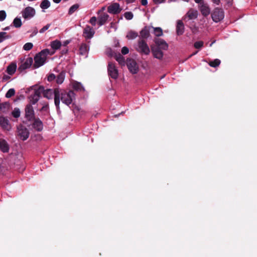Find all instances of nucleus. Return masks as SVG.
Returning <instances> with one entry per match:
<instances>
[{"label": "nucleus", "instance_id": "nucleus-1", "mask_svg": "<svg viewBox=\"0 0 257 257\" xmlns=\"http://www.w3.org/2000/svg\"><path fill=\"white\" fill-rule=\"evenodd\" d=\"M54 103L57 110L60 109V100L67 105H69L75 99V94L72 90H65L55 88L54 90Z\"/></svg>", "mask_w": 257, "mask_h": 257}, {"label": "nucleus", "instance_id": "nucleus-2", "mask_svg": "<svg viewBox=\"0 0 257 257\" xmlns=\"http://www.w3.org/2000/svg\"><path fill=\"white\" fill-rule=\"evenodd\" d=\"M34 90L33 93L29 97L31 104H36L40 99V97L44 91V87L42 86L34 85L31 87Z\"/></svg>", "mask_w": 257, "mask_h": 257}, {"label": "nucleus", "instance_id": "nucleus-3", "mask_svg": "<svg viewBox=\"0 0 257 257\" xmlns=\"http://www.w3.org/2000/svg\"><path fill=\"white\" fill-rule=\"evenodd\" d=\"M49 54V50L47 49L41 51L37 54L34 58L35 63L34 67L38 68L42 66L45 62L47 56Z\"/></svg>", "mask_w": 257, "mask_h": 257}, {"label": "nucleus", "instance_id": "nucleus-4", "mask_svg": "<svg viewBox=\"0 0 257 257\" xmlns=\"http://www.w3.org/2000/svg\"><path fill=\"white\" fill-rule=\"evenodd\" d=\"M18 137L22 141H26L29 137V132L27 127L20 124L17 126Z\"/></svg>", "mask_w": 257, "mask_h": 257}, {"label": "nucleus", "instance_id": "nucleus-5", "mask_svg": "<svg viewBox=\"0 0 257 257\" xmlns=\"http://www.w3.org/2000/svg\"><path fill=\"white\" fill-rule=\"evenodd\" d=\"M137 51L142 54L148 55L150 54V48L145 40L140 39L138 41V49Z\"/></svg>", "mask_w": 257, "mask_h": 257}, {"label": "nucleus", "instance_id": "nucleus-6", "mask_svg": "<svg viewBox=\"0 0 257 257\" xmlns=\"http://www.w3.org/2000/svg\"><path fill=\"white\" fill-rule=\"evenodd\" d=\"M224 12L222 9L216 8L214 9L211 14L212 20L216 22H219L224 18Z\"/></svg>", "mask_w": 257, "mask_h": 257}, {"label": "nucleus", "instance_id": "nucleus-7", "mask_svg": "<svg viewBox=\"0 0 257 257\" xmlns=\"http://www.w3.org/2000/svg\"><path fill=\"white\" fill-rule=\"evenodd\" d=\"M127 67L132 74H137L139 71V66L136 61L132 59H127L126 61Z\"/></svg>", "mask_w": 257, "mask_h": 257}, {"label": "nucleus", "instance_id": "nucleus-8", "mask_svg": "<svg viewBox=\"0 0 257 257\" xmlns=\"http://www.w3.org/2000/svg\"><path fill=\"white\" fill-rule=\"evenodd\" d=\"M25 117L29 121H32L35 118L33 107L31 104H28L25 108Z\"/></svg>", "mask_w": 257, "mask_h": 257}, {"label": "nucleus", "instance_id": "nucleus-9", "mask_svg": "<svg viewBox=\"0 0 257 257\" xmlns=\"http://www.w3.org/2000/svg\"><path fill=\"white\" fill-rule=\"evenodd\" d=\"M35 9L31 7H27L22 12L23 17L25 19H29L33 17L35 15Z\"/></svg>", "mask_w": 257, "mask_h": 257}, {"label": "nucleus", "instance_id": "nucleus-10", "mask_svg": "<svg viewBox=\"0 0 257 257\" xmlns=\"http://www.w3.org/2000/svg\"><path fill=\"white\" fill-rule=\"evenodd\" d=\"M108 75L113 79H116L118 77V71L114 64L112 62H109L107 67Z\"/></svg>", "mask_w": 257, "mask_h": 257}, {"label": "nucleus", "instance_id": "nucleus-11", "mask_svg": "<svg viewBox=\"0 0 257 257\" xmlns=\"http://www.w3.org/2000/svg\"><path fill=\"white\" fill-rule=\"evenodd\" d=\"M33 62V60L31 57L28 58L25 62L21 63L19 66L18 70L21 72L25 69L29 68L32 65Z\"/></svg>", "mask_w": 257, "mask_h": 257}, {"label": "nucleus", "instance_id": "nucleus-12", "mask_svg": "<svg viewBox=\"0 0 257 257\" xmlns=\"http://www.w3.org/2000/svg\"><path fill=\"white\" fill-rule=\"evenodd\" d=\"M154 42L157 45V48H160V49L163 50H167L168 49V44L163 39L155 38Z\"/></svg>", "mask_w": 257, "mask_h": 257}, {"label": "nucleus", "instance_id": "nucleus-13", "mask_svg": "<svg viewBox=\"0 0 257 257\" xmlns=\"http://www.w3.org/2000/svg\"><path fill=\"white\" fill-rule=\"evenodd\" d=\"M32 120L33 121L32 124L33 128L38 132L42 131L43 128V124L40 118L35 117Z\"/></svg>", "mask_w": 257, "mask_h": 257}, {"label": "nucleus", "instance_id": "nucleus-14", "mask_svg": "<svg viewBox=\"0 0 257 257\" xmlns=\"http://www.w3.org/2000/svg\"><path fill=\"white\" fill-rule=\"evenodd\" d=\"M94 33L93 29L87 25L83 30V35L86 39H90L93 37Z\"/></svg>", "mask_w": 257, "mask_h": 257}, {"label": "nucleus", "instance_id": "nucleus-15", "mask_svg": "<svg viewBox=\"0 0 257 257\" xmlns=\"http://www.w3.org/2000/svg\"><path fill=\"white\" fill-rule=\"evenodd\" d=\"M121 11L119 5L118 3H114L109 6L107 8V11L109 13L113 14H117Z\"/></svg>", "mask_w": 257, "mask_h": 257}, {"label": "nucleus", "instance_id": "nucleus-16", "mask_svg": "<svg viewBox=\"0 0 257 257\" xmlns=\"http://www.w3.org/2000/svg\"><path fill=\"white\" fill-rule=\"evenodd\" d=\"M0 125L1 127L7 131L11 129V125L8 119L4 116H0Z\"/></svg>", "mask_w": 257, "mask_h": 257}, {"label": "nucleus", "instance_id": "nucleus-17", "mask_svg": "<svg viewBox=\"0 0 257 257\" xmlns=\"http://www.w3.org/2000/svg\"><path fill=\"white\" fill-rule=\"evenodd\" d=\"M200 11L204 17L208 16L210 13V9L208 5L203 3L200 4Z\"/></svg>", "mask_w": 257, "mask_h": 257}, {"label": "nucleus", "instance_id": "nucleus-18", "mask_svg": "<svg viewBox=\"0 0 257 257\" xmlns=\"http://www.w3.org/2000/svg\"><path fill=\"white\" fill-rule=\"evenodd\" d=\"M152 52L154 57L158 59H162L164 54L162 51L160 49V48L157 47H152Z\"/></svg>", "mask_w": 257, "mask_h": 257}, {"label": "nucleus", "instance_id": "nucleus-19", "mask_svg": "<svg viewBox=\"0 0 257 257\" xmlns=\"http://www.w3.org/2000/svg\"><path fill=\"white\" fill-rule=\"evenodd\" d=\"M151 27L145 26L140 32V37L142 39L148 38L150 36V30Z\"/></svg>", "mask_w": 257, "mask_h": 257}, {"label": "nucleus", "instance_id": "nucleus-20", "mask_svg": "<svg viewBox=\"0 0 257 257\" xmlns=\"http://www.w3.org/2000/svg\"><path fill=\"white\" fill-rule=\"evenodd\" d=\"M184 32V25L181 20H178L177 22L176 33L177 35H182Z\"/></svg>", "mask_w": 257, "mask_h": 257}, {"label": "nucleus", "instance_id": "nucleus-21", "mask_svg": "<svg viewBox=\"0 0 257 257\" xmlns=\"http://www.w3.org/2000/svg\"><path fill=\"white\" fill-rule=\"evenodd\" d=\"M0 150L4 153L8 152L9 150V147L7 142L2 139H0Z\"/></svg>", "mask_w": 257, "mask_h": 257}, {"label": "nucleus", "instance_id": "nucleus-22", "mask_svg": "<svg viewBox=\"0 0 257 257\" xmlns=\"http://www.w3.org/2000/svg\"><path fill=\"white\" fill-rule=\"evenodd\" d=\"M186 15L189 20L195 19L197 18L198 12L196 10L191 9L188 11Z\"/></svg>", "mask_w": 257, "mask_h": 257}, {"label": "nucleus", "instance_id": "nucleus-23", "mask_svg": "<svg viewBox=\"0 0 257 257\" xmlns=\"http://www.w3.org/2000/svg\"><path fill=\"white\" fill-rule=\"evenodd\" d=\"M17 69V65L15 63H11L7 68V72L9 75H13L16 72Z\"/></svg>", "mask_w": 257, "mask_h": 257}, {"label": "nucleus", "instance_id": "nucleus-24", "mask_svg": "<svg viewBox=\"0 0 257 257\" xmlns=\"http://www.w3.org/2000/svg\"><path fill=\"white\" fill-rule=\"evenodd\" d=\"M109 17V16L108 14L106 13H103L99 17H98V24L99 26H102L104 25L106 22L107 21L108 18Z\"/></svg>", "mask_w": 257, "mask_h": 257}, {"label": "nucleus", "instance_id": "nucleus-25", "mask_svg": "<svg viewBox=\"0 0 257 257\" xmlns=\"http://www.w3.org/2000/svg\"><path fill=\"white\" fill-rule=\"evenodd\" d=\"M88 50V46L85 43H83L79 47V54L81 55H85L87 54Z\"/></svg>", "mask_w": 257, "mask_h": 257}, {"label": "nucleus", "instance_id": "nucleus-26", "mask_svg": "<svg viewBox=\"0 0 257 257\" xmlns=\"http://www.w3.org/2000/svg\"><path fill=\"white\" fill-rule=\"evenodd\" d=\"M42 93L43 94V96L44 97H46L49 99H52L53 98V94L54 95V91L51 89H47L45 90L44 88V91Z\"/></svg>", "mask_w": 257, "mask_h": 257}, {"label": "nucleus", "instance_id": "nucleus-27", "mask_svg": "<svg viewBox=\"0 0 257 257\" xmlns=\"http://www.w3.org/2000/svg\"><path fill=\"white\" fill-rule=\"evenodd\" d=\"M151 28L154 29V34L156 37H160L163 35V30L160 27H151Z\"/></svg>", "mask_w": 257, "mask_h": 257}, {"label": "nucleus", "instance_id": "nucleus-28", "mask_svg": "<svg viewBox=\"0 0 257 257\" xmlns=\"http://www.w3.org/2000/svg\"><path fill=\"white\" fill-rule=\"evenodd\" d=\"M10 106V104L8 102L1 103L0 105V110L3 112H5L8 110Z\"/></svg>", "mask_w": 257, "mask_h": 257}, {"label": "nucleus", "instance_id": "nucleus-29", "mask_svg": "<svg viewBox=\"0 0 257 257\" xmlns=\"http://www.w3.org/2000/svg\"><path fill=\"white\" fill-rule=\"evenodd\" d=\"M65 72H61L56 77V82L58 84H62L65 78Z\"/></svg>", "mask_w": 257, "mask_h": 257}, {"label": "nucleus", "instance_id": "nucleus-30", "mask_svg": "<svg viewBox=\"0 0 257 257\" xmlns=\"http://www.w3.org/2000/svg\"><path fill=\"white\" fill-rule=\"evenodd\" d=\"M116 60L121 65L125 64L124 58L120 53L117 54L115 56Z\"/></svg>", "mask_w": 257, "mask_h": 257}, {"label": "nucleus", "instance_id": "nucleus-31", "mask_svg": "<svg viewBox=\"0 0 257 257\" xmlns=\"http://www.w3.org/2000/svg\"><path fill=\"white\" fill-rule=\"evenodd\" d=\"M61 46V42L58 40H55L51 42V46L53 49L57 50L60 48Z\"/></svg>", "mask_w": 257, "mask_h": 257}, {"label": "nucleus", "instance_id": "nucleus-32", "mask_svg": "<svg viewBox=\"0 0 257 257\" xmlns=\"http://www.w3.org/2000/svg\"><path fill=\"white\" fill-rule=\"evenodd\" d=\"M12 115L15 118H18L20 116L21 111L18 107H15L11 112Z\"/></svg>", "mask_w": 257, "mask_h": 257}, {"label": "nucleus", "instance_id": "nucleus-33", "mask_svg": "<svg viewBox=\"0 0 257 257\" xmlns=\"http://www.w3.org/2000/svg\"><path fill=\"white\" fill-rule=\"evenodd\" d=\"M14 26L16 28H20L22 25V23L20 18H16L13 22Z\"/></svg>", "mask_w": 257, "mask_h": 257}, {"label": "nucleus", "instance_id": "nucleus-34", "mask_svg": "<svg viewBox=\"0 0 257 257\" xmlns=\"http://www.w3.org/2000/svg\"><path fill=\"white\" fill-rule=\"evenodd\" d=\"M50 7V2L48 0H43L40 4L42 9H47Z\"/></svg>", "mask_w": 257, "mask_h": 257}, {"label": "nucleus", "instance_id": "nucleus-35", "mask_svg": "<svg viewBox=\"0 0 257 257\" xmlns=\"http://www.w3.org/2000/svg\"><path fill=\"white\" fill-rule=\"evenodd\" d=\"M138 36V34L137 32L133 31H130L128 32L126 37L128 39H134L137 38Z\"/></svg>", "mask_w": 257, "mask_h": 257}, {"label": "nucleus", "instance_id": "nucleus-36", "mask_svg": "<svg viewBox=\"0 0 257 257\" xmlns=\"http://www.w3.org/2000/svg\"><path fill=\"white\" fill-rule=\"evenodd\" d=\"M220 63L221 62L220 60L215 59L213 61H210L208 64L210 66L215 68L218 66L220 64Z\"/></svg>", "mask_w": 257, "mask_h": 257}, {"label": "nucleus", "instance_id": "nucleus-37", "mask_svg": "<svg viewBox=\"0 0 257 257\" xmlns=\"http://www.w3.org/2000/svg\"><path fill=\"white\" fill-rule=\"evenodd\" d=\"M11 38V36L8 35L6 32H0V43L2 42L5 39H10Z\"/></svg>", "mask_w": 257, "mask_h": 257}, {"label": "nucleus", "instance_id": "nucleus-38", "mask_svg": "<svg viewBox=\"0 0 257 257\" xmlns=\"http://www.w3.org/2000/svg\"><path fill=\"white\" fill-rule=\"evenodd\" d=\"M15 94V90L14 88L10 89L6 94V97L7 98H10L14 96Z\"/></svg>", "mask_w": 257, "mask_h": 257}, {"label": "nucleus", "instance_id": "nucleus-39", "mask_svg": "<svg viewBox=\"0 0 257 257\" xmlns=\"http://www.w3.org/2000/svg\"><path fill=\"white\" fill-rule=\"evenodd\" d=\"M79 8V5L78 4H75L71 6L69 10V14H72L75 11H76Z\"/></svg>", "mask_w": 257, "mask_h": 257}, {"label": "nucleus", "instance_id": "nucleus-40", "mask_svg": "<svg viewBox=\"0 0 257 257\" xmlns=\"http://www.w3.org/2000/svg\"><path fill=\"white\" fill-rule=\"evenodd\" d=\"M124 17L126 20H130L133 18L134 15L131 12H127L124 14Z\"/></svg>", "mask_w": 257, "mask_h": 257}, {"label": "nucleus", "instance_id": "nucleus-41", "mask_svg": "<svg viewBox=\"0 0 257 257\" xmlns=\"http://www.w3.org/2000/svg\"><path fill=\"white\" fill-rule=\"evenodd\" d=\"M33 47V45L32 43H27L24 45L23 49L26 51H29L32 49Z\"/></svg>", "mask_w": 257, "mask_h": 257}, {"label": "nucleus", "instance_id": "nucleus-42", "mask_svg": "<svg viewBox=\"0 0 257 257\" xmlns=\"http://www.w3.org/2000/svg\"><path fill=\"white\" fill-rule=\"evenodd\" d=\"M203 45V42L202 41H197L194 43V46L196 49H200Z\"/></svg>", "mask_w": 257, "mask_h": 257}, {"label": "nucleus", "instance_id": "nucleus-43", "mask_svg": "<svg viewBox=\"0 0 257 257\" xmlns=\"http://www.w3.org/2000/svg\"><path fill=\"white\" fill-rule=\"evenodd\" d=\"M7 16L6 13L5 11H0V21H4Z\"/></svg>", "mask_w": 257, "mask_h": 257}, {"label": "nucleus", "instance_id": "nucleus-44", "mask_svg": "<svg viewBox=\"0 0 257 257\" xmlns=\"http://www.w3.org/2000/svg\"><path fill=\"white\" fill-rule=\"evenodd\" d=\"M51 26V24H48L47 25H46V26H45L44 27H43L40 31H39V32L40 33H43L44 32H45L46 30H47L49 27H50Z\"/></svg>", "mask_w": 257, "mask_h": 257}, {"label": "nucleus", "instance_id": "nucleus-45", "mask_svg": "<svg viewBox=\"0 0 257 257\" xmlns=\"http://www.w3.org/2000/svg\"><path fill=\"white\" fill-rule=\"evenodd\" d=\"M97 19L95 17H92L89 21V23L93 26L96 25Z\"/></svg>", "mask_w": 257, "mask_h": 257}, {"label": "nucleus", "instance_id": "nucleus-46", "mask_svg": "<svg viewBox=\"0 0 257 257\" xmlns=\"http://www.w3.org/2000/svg\"><path fill=\"white\" fill-rule=\"evenodd\" d=\"M121 53L123 54V55H126L129 52V49L127 47H122V48L121 49Z\"/></svg>", "mask_w": 257, "mask_h": 257}, {"label": "nucleus", "instance_id": "nucleus-47", "mask_svg": "<svg viewBox=\"0 0 257 257\" xmlns=\"http://www.w3.org/2000/svg\"><path fill=\"white\" fill-rule=\"evenodd\" d=\"M73 87L74 89L78 90L80 89L81 84L78 82L74 83L73 85Z\"/></svg>", "mask_w": 257, "mask_h": 257}, {"label": "nucleus", "instance_id": "nucleus-48", "mask_svg": "<svg viewBox=\"0 0 257 257\" xmlns=\"http://www.w3.org/2000/svg\"><path fill=\"white\" fill-rule=\"evenodd\" d=\"M56 78V76L55 75L52 73V74H50L48 76V80L49 81H52L53 80H54Z\"/></svg>", "mask_w": 257, "mask_h": 257}, {"label": "nucleus", "instance_id": "nucleus-49", "mask_svg": "<svg viewBox=\"0 0 257 257\" xmlns=\"http://www.w3.org/2000/svg\"><path fill=\"white\" fill-rule=\"evenodd\" d=\"M48 109V104L44 105L41 109V111H47Z\"/></svg>", "mask_w": 257, "mask_h": 257}, {"label": "nucleus", "instance_id": "nucleus-50", "mask_svg": "<svg viewBox=\"0 0 257 257\" xmlns=\"http://www.w3.org/2000/svg\"><path fill=\"white\" fill-rule=\"evenodd\" d=\"M10 79V76H9L8 75H6V74H4L3 77V80H4V81H7Z\"/></svg>", "mask_w": 257, "mask_h": 257}, {"label": "nucleus", "instance_id": "nucleus-51", "mask_svg": "<svg viewBox=\"0 0 257 257\" xmlns=\"http://www.w3.org/2000/svg\"><path fill=\"white\" fill-rule=\"evenodd\" d=\"M166 0H153L155 4H159L164 3Z\"/></svg>", "mask_w": 257, "mask_h": 257}, {"label": "nucleus", "instance_id": "nucleus-52", "mask_svg": "<svg viewBox=\"0 0 257 257\" xmlns=\"http://www.w3.org/2000/svg\"><path fill=\"white\" fill-rule=\"evenodd\" d=\"M141 4L143 6H146L148 4V1L147 0H141Z\"/></svg>", "mask_w": 257, "mask_h": 257}, {"label": "nucleus", "instance_id": "nucleus-53", "mask_svg": "<svg viewBox=\"0 0 257 257\" xmlns=\"http://www.w3.org/2000/svg\"><path fill=\"white\" fill-rule=\"evenodd\" d=\"M211 1L213 3L216 4L217 5H218L220 3V0H211Z\"/></svg>", "mask_w": 257, "mask_h": 257}, {"label": "nucleus", "instance_id": "nucleus-54", "mask_svg": "<svg viewBox=\"0 0 257 257\" xmlns=\"http://www.w3.org/2000/svg\"><path fill=\"white\" fill-rule=\"evenodd\" d=\"M135 1V0H126V2L127 4L132 3Z\"/></svg>", "mask_w": 257, "mask_h": 257}, {"label": "nucleus", "instance_id": "nucleus-55", "mask_svg": "<svg viewBox=\"0 0 257 257\" xmlns=\"http://www.w3.org/2000/svg\"><path fill=\"white\" fill-rule=\"evenodd\" d=\"M197 53H198V51H196V52H194L193 53H192V54H191V55L188 57V58H191L192 56L195 55V54H196Z\"/></svg>", "mask_w": 257, "mask_h": 257}, {"label": "nucleus", "instance_id": "nucleus-56", "mask_svg": "<svg viewBox=\"0 0 257 257\" xmlns=\"http://www.w3.org/2000/svg\"><path fill=\"white\" fill-rule=\"evenodd\" d=\"M53 1L55 3L58 4L61 2V0H53Z\"/></svg>", "mask_w": 257, "mask_h": 257}, {"label": "nucleus", "instance_id": "nucleus-57", "mask_svg": "<svg viewBox=\"0 0 257 257\" xmlns=\"http://www.w3.org/2000/svg\"><path fill=\"white\" fill-rule=\"evenodd\" d=\"M202 0H194L196 3L199 4Z\"/></svg>", "mask_w": 257, "mask_h": 257}, {"label": "nucleus", "instance_id": "nucleus-58", "mask_svg": "<svg viewBox=\"0 0 257 257\" xmlns=\"http://www.w3.org/2000/svg\"><path fill=\"white\" fill-rule=\"evenodd\" d=\"M10 29V27H6V28L3 29V30H9Z\"/></svg>", "mask_w": 257, "mask_h": 257}, {"label": "nucleus", "instance_id": "nucleus-59", "mask_svg": "<svg viewBox=\"0 0 257 257\" xmlns=\"http://www.w3.org/2000/svg\"><path fill=\"white\" fill-rule=\"evenodd\" d=\"M67 51V50H66L65 51H62V54L66 53Z\"/></svg>", "mask_w": 257, "mask_h": 257}, {"label": "nucleus", "instance_id": "nucleus-60", "mask_svg": "<svg viewBox=\"0 0 257 257\" xmlns=\"http://www.w3.org/2000/svg\"><path fill=\"white\" fill-rule=\"evenodd\" d=\"M212 44H213V43H212L210 45V46H212Z\"/></svg>", "mask_w": 257, "mask_h": 257}, {"label": "nucleus", "instance_id": "nucleus-61", "mask_svg": "<svg viewBox=\"0 0 257 257\" xmlns=\"http://www.w3.org/2000/svg\"><path fill=\"white\" fill-rule=\"evenodd\" d=\"M35 34H37V32L35 31Z\"/></svg>", "mask_w": 257, "mask_h": 257}, {"label": "nucleus", "instance_id": "nucleus-62", "mask_svg": "<svg viewBox=\"0 0 257 257\" xmlns=\"http://www.w3.org/2000/svg\"><path fill=\"white\" fill-rule=\"evenodd\" d=\"M35 34H37V32L35 31Z\"/></svg>", "mask_w": 257, "mask_h": 257}]
</instances>
